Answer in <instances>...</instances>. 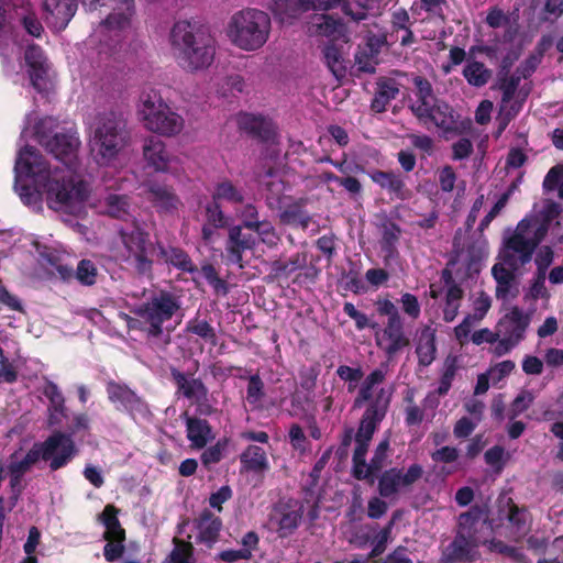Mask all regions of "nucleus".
Instances as JSON below:
<instances>
[{
  "instance_id": "obj_44",
  "label": "nucleus",
  "mask_w": 563,
  "mask_h": 563,
  "mask_svg": "<svg viewBox=\"0 0 563 563\" xmlns=\"http://www.w3.org/2000/svg\"><path fill=\"white\" fill-rule=\"evenodd\" d=\"M227 35L235 46L246 49V15L244 10L236 12L231 18Z\"/></svg>"
},
{
  "instance_id": "obj_16",
  "label": "nucleus",
  "mask_w": 563,
  "mask_h": 563,
  "mask_svg": "<svg viewBox=\"0 0 563 563\" xmlns=\"http://www.w3.org/2000/svg\"><path fill=\"white\" fill-rule=\"evenodd\" d=\"M418 111L419 113L416 117L419 121L433 123L437 128L442 130L444 134H460L462 132L459 126L460 115L444 100L434 99L431 106L420 108Z\"/></svg>"
},
{
  "instance_id": "obj_50",
  "label": "nucleus",
  "mask_w": 563,
  "mask_h": 563,
  "mask_svg": "<svg viewBox=\"0 0 563 563\" xmlns=\"http://www.w3.org/2000/svg\"><path fill=\"white\" fill-rule=\"evenodd\" d=\"M355 449L352 457L353 466H352V475L357 481H364L366 478V474L362 473L363 468L366 467V454L368 451L369 442L355 439Z\"/></svg>"
},
{
  "instance_id": "obj_36",
  "label": "nucleus",
  "mask_w": 563,
  "mask_h": 563,
  "mask_svg": "<svg viewBox=\"0 0 563 563\" xmlns=\"http://www.w3.org/2000/svg\"><path fill=\"white\" fill-rule=\"evenodd\" d=\"M416 353L420 366L427 367L435 360V330L431 327L426 325L421 329Z\"/></svg>"
},
{
  "instance_id": "obj_3",
  "label": "nucleus",
  "mask_w": 563,
  "mask_h": 563,
  "mask_svg": "<svg viewBox=\"0 0 563 563\" xmlns=\"http://www.w3.org/2000/svg\"><path fill=\"white\" fill-rule=\"evenodd\" d=\"M131 133L124 113L118 109L99 112L91 124L90 147L99 166L110 165L128 146Z\"/></svg>"
},
{
  "instance_id": "obj_53",
  "label": "nucleus",
  "mask_w": 563,
  "mask_h": 563,
  "mask_svg": "<svg viewBox=\"0 0 563 563\" xmlns=\"http://www.w3.org/2000/svg\"><path fill=\"white\" fill-rule=\"evenodd\" d=\"M522 108V103L515 101L508 107L501 103L499 114L497 117V131L496 137H499L503 132L507 129L508 124L517 117Z\"/></svg>"
},
{
  "instance_id": "obj_33",
  "label": "nucleus",
  "mask_w": 563,
  "mask_h": 563,
  "mask_svg": "<svg viewBox=\"0 0 563 563\" xmlns=\"http://www.w3.org/2000/svg\"><path fill=\"white\" fill-rule=\"evenodd\" d=\"M277 240L278 238L271 222H252L249 220V251H252L253 255H255L261 243L271 247L276 244Z\"/></svg>"
},
{
  "instance_id": "obj_19",
  "label": "nucleus",
  "mask_w": 563,
  "mask_h": 563,
  "mask_svg": "<svg viewBox=\"0 0 563 563\" xmlns=\"http://www.w3.org/2000/svg\"><path fill=\"white\" fill-rule=\"evenodd\" d=\"M77 8L76 0H43V16L48 27L59 32L67 27Z\"/></svg>"
},
{
  "instance_id": "obj_61",
  "label": "nucleus",
  "mask_w": 563,
  "mask_h": 563,
  "mask_svg": "<svg viewBox=\"0 0 563 563\" xmlns=\"http://www.w3.org/2000/svg\"><path fill=\"white\" fill-rule=\"evenodd\" d=\"M554 258V252L551 246L544 245L542 246L539 252L537 253V256L534 258V263L538 268V273L541 279V284L544 279L545 271L549 268V266L552 264Z\"/></svg>"
},
{
  "instance_id": "obj_58",
  "label": "nucleus",
  "mask_w": 563,
  "mask_h": 563,
  "mask_svg": "<svg viewBox=\"0 0 563 563\" xmlns=\"http://www.w3.org/2000/svg\"><path fill=\"white\" fill-rule=\"evenodd\" d=\"M227 446L225 440H219L214 445L207 448L200 456L202 465L210 470L212 465L219 463L223 457V450Z\"/></svg>"
},
{
  "instance_id": "obj_64",
  "label": "nucleus",
  "mask_w": 563,
  "mask_h": 563,
  "mask_svg": "<svg viewBox=\"0 0 563 563\" xmlns=\"http://www.w3.org/2000/svg\"><path fill=\"white\" fill-rule=\"evenodd\" d=\"M563 181V165L558 164L550 168L543 179V189L545 191L555 190Z\"/></svg>"
},
{
  "instance_id": "obj_14",
  "label": "nucleus",
  "mask_w": 563,
  "mask_h": 563,
  "mask_svg": "<svg viewBox=\"0 0 563 563\" xmlns=\"http://www.w3.org/2000/svg\"><path fill=\"white\" fill-rule=\"evenodd\" d=\"M301 10L309 11H329L341 8L342 12L350 16L354 22H361L368 16V10L374 7L378 0H358L355 2L357 10H354L349 0H291Z\"/></svg>"
},
{
  "instance_id": "obj_13",
  "label": "nucleus",
  "mask_w": 563,
  "mask_h": 563,
  "mask_svg": "<svg viewBox=\"0 0 563 563\" xmlns=\"http://www.w3.org/2000/svg\"><path fill=\"white\" fill-rule=\"evenodd\" d=\"M298 271L302 272L294 278V283L297 284H313L319 275V269L313 264L308 265V253L305 251L297 252L287 260L279 258L272 263V273L277 279H288Z\"/></svg>"
},
{
  "instance_id": "obj_41",
  "label": "nucleus",
  "mask_w": 563,
  "mask_h": 563,
  "mask_svg": "<svg viewBox=\"0 0 563 563\" xmlns=\"http://www.w3.org/2000/svg\"><path fill=\"white\" fill-rule=\"evenodd\" d=\"M386 378V372L382 368L372 371L361 384L357 395L353 402V408H361L365 402L373 398V389L382 384Z\"/></svg>"
},
{
  "instance_id": "obj_28",
  "label": "nucleus",
  "mask_w": 563,
  "mask_h": 563,
  "mask_svg": "<svg viewBox=\"0 0 563 563\" xmlns=\"http://www.w3.org/2000/svg\"><path fill=\"white\" fill-rule=\"evenodd\" d=\"M530 323V317L515 306L508 313L499 321L500 332L504 336L509 338L519 343L525 339V333Z\"/></svg>"
},
{
  "instance_id": "obj_25",
  "label": "nucleus",
  "mask_w": 563,
  "mask_h": 563,
  "mask_svg": "<svg viewBox=\"0 0 563 563\" xmlns=\"http://www.w3.org/2000/svg\"><path fill=\"white\" fill-rule=\"evenodd\" d=\"M271 18L261 10L249 9V51L258 49L268 40Z\"/></svg>"
},
{
  "instance_id": "obj_49",
  "label": "nucleus",
  "mask_w": 563,
  "mask_h": 563,
  "mask_svg": "<svg viewBox=\"0 0 563 563\" xmlns=\"http://www.w3.org/2000/svg\"><path fill=\"white\" fill-rule=\"evenodd\" d=\"M113 2H117V0H114ZM118 2L124 5L126 12L114 11L108 14L106 20L103 21V24L108 29L122 30L130 24V16L132 14L131 10L133 8V2L131 0H118ZM114 10L117 9L114 8Z\"/></svg>"
},
{
  "instance_id": "obj_7",
  "label": "nucleus",
  "mask_w": 563,
  "mask_h": 563,
  "mask_svg": "<svg viewBox=\"0 0 563 563\" xmlns=\"http://www.w3.org/2000/svg\"><path fill=\"white\" fill-rule=\"evenodd\" d=\"M120 233L135 273L139 276L152 278L153 256L154 254L157 255V242L153 243L150 233L137 225L130 232L121 231Z\"/></svg>"
},
{
  "instance_id": "obj_57",
  "label": "nucleus",
  "mask_w": 563,
  "mask_h": 563,
  "mask_svg": "<svg viewBox=\"0 0 563 563\" xmlns=\"http://www.w3.org/2000/svg\"><path fill=\"white\" fill-rule=\"evenodd\" d=\"M200 273L217 294H228L227 282L219 276L216 267L212 264H203L200 268Z\"/></svg>"
},
{
  "instance_id": "obj_5",
  "label": "nucleus",
  "mask_w": 563,
  "mask_h": 563,
  "mask_svg": "<svg viewBox=\"0 0 563 563\" xmlns=\"http://www.w3.org/2000/svg\"><path fill=\"white\" fill-rule=\"evenodd\" d=\"M139 114L148 131L163 136H175L183 131L185 125L184 118L173 111L154 90L142 95Z\"/></svg>"
},
{
  "instance_id": "obj_42",
  "label": "nucleus",
  "mask_w": 563,
  "mask_h": 563,
  "mask_svg": "<svg viewBox=\"0 0 563 563\" xmlns=\"http://www.w3.org/2000/svg\"><path fill=\"white\" fill-rule=\"evenodd\" d=\"M388 450L389 439L385 438L378 443L369 463H366V467L362 471L363 474H366V478L364 481H367L369 484L374 483L376 474L382 472L385 466Z\"/></svg>"
},
{
  "instance_id": "obj_56",
  "label": "nucleus",
  "mask_w": 563,
  "mask_h": 563,
  "mask_svg": "<svg viewBox=\"0 0 563 563\" xmlns=\"http://www.w3.org/2000/svg\"><path fill=\"white\" fill-rule=\"evenodd\" d=\"M456 369V360L454 357L446 358L444 363V371L440 377L439 386L435 390L438 396H445L449 393L452 386V382L455 377Z\"/></svg>"
},
{
  "instance_id": "obj_63",
  "label": "nucleus",
  "mask_w": 563,
  "mask_h": 563,
  "mask_svg": "<svg viewBox=\"0 0 563 563\" xmlns=\"http://www.w3.org/2000/svg\"><path fill=\"white\" fill-rule=\"evenodd\" d=\"M221 199L229 201H242V196L230 181H223L217 186L212 195L213 201L219 202Z\"/></svg>"
},
{
  "instance_id": "obj_32",
  "label": "nucleus",
  "mask_w": 563,
  "mask_h": 563,
  "mask_svg": "<svg viewBox=\"0 0 563 563\" xmlns=\"http://www.w3.org/2000/svg\"><path fill=\"white\" fill-rule=\"evenodd\" d=\"M268 471L266 450L258 445L249 444V484H252L254 488L260 486Z\"/></svg>"
},
{
  "instance_id": "obj_43",
  "label": "nucleus",
  "mask_w": 563,
  "mask_h": 563,
  "mask_svg": "<svg viewBox=\"0 0 563 563\" xmlns=\"http://www.w3.org/2000/svg\"><path fill=\"white\" fill-rule=\"evenodd\" d=\"M311 216L302 209L300 202L288 205L280 213V221L284 224L307 230L311 223Z\"/></svg>"
},
{
  "instance_id": "obj_18",
  "label": "nucleus",
  "mask_w": 563,
  "mask_h": 563,
  "mask_svg": "<svg viewBox=\"0 0 563 563\" xmlns=\"http://www.w3.org/2000/svg\"><path fill=\"white\" fill-rule=\"evenodd\" d=\"M489 507L487 504H475L467 511L462 512L457 519V533L473 539H484L481 531L490 529Z\"/></svg>"
},
{
  "instance_id": "obj_20",
  "label": "nucleus",
  "mask_w": 563,
  "mask_h": 563,
  "mask_svg": "<svg viewBox=\"0 0 563 563\" xmlns=\"http://www.w3.org/2000/svg\"><path fill=\"white\" fill-rule=\"evenodd\" d=\"M312 35L325 37L330 43L335 41L349 42V30L341 18H334L331 14H316L309 26Z\"/></svg>"
},
{
  "instance_id": "obj_12",
  "label": "nucleus",
  "mask_w": 563,
  "mask_h": 563,
  "mask_svg": "<svg viewBox=\"0 0 563 563\" xmlns=\"http://www.w3.org/2000/svg\"><path fill=\"white\" fill-rule=\"evenodd\" d=\"M423 473V467L418 463L411 464L406 472L398 467L385 470L378 477V494L382 498L396 496L401 488L410 487L422 478Z\"/></svg>"
},
{
  "instance_id": "obj_54",
  "label": "nucleus",
  "mask_w": 563,
  "mask_h": 563,
  "mask_svg": "<svg viewBox=\"0 0 563 563\" xmlns=\"http://www.w3.org/2000/svg\"><path fill=\"white\" fill-rule=\"evenodd\" d=\"M174 549L169 554L172 563H191L194 547L189 541L175 537L173 539Z\"/></svg>"
},
{
  "instance_id": "obj_11",
  "label": "nucleus",
  "mask_w": 563,
  "mask_h": 563,
  "mask_svg": "<svg viewBox=\"0 0 563 563\" xmlns=\"http://www.w3.org/2000/svg\"><path fill=\"white\" fill-rule=\"evenodd\" d=\"M108 399L115 409L135 419L150 413L147 402L132 390L126 384L109 380L106 386Z\"/></svg>"
},
{
  "instance_id": "obj_45",
  "label": "nucleus",
  "mask_w": 563,
  "mask_h": 563,
  "mask_svg": "<svg viewBox=\"0 0 563 563\" xmlns=\"http://www.w3.org/2000/svg\"><path fill=\"white\" fill-rule=\"evenodd\" d=\"M463 297L464 290L460 285H454L446 289L442 310L445 322H452L457 317Z\"/></svg>"
},
{
  "instance_id": "obj_24",
  "label": "nucleus",
  "mask_w": 563,
  "mask_h": 563,
  "mask_svg": "<svg viewBox=\"0 0 563 563\" xmlns=\"http://www.w3.org/2000/svg\"><path fill=\"white\" fill-rule=\"evenodd\" d=\"M169 371L178 395L189 400L207 398L208 388L200 378H194L192 375L188 376L174 366Z\"/></svg>"
},
{
  "instance_id": "obj_48",
  "label": "nucleus",
  "mask_w": 563,
  "mask_h": 563,
  "mask_svg": "<svg viewBox=\"0 0 563 563\" xmlns=\"http://www.w3.org/2000/svg\"><path fill=\"white\" fill-rule=\"evenodd\" d=\"M185 331L190 334H195L202 339L205 342L212 345L217 344V333L214 328L205 319L199 317L192 318L187 321Z\"/></svg>"
},
{
  "instance_id": "obj_26",
  "label": "nucleus",
  "mask_w": 563,
  "mask_h": 563,
  "mask_svg": "<svg viewBox=\"0 0 563 563\" xmlns=\"http://www.w3.org/2000/svg\"><path fill=\"white\" fill-rule=\"evenodd\" d=\"M379 247L386 265L399 258L398 242L401 236V228L390 219H385L380 224Z\"/></svg>"
},
{
  "instance_id": "obj_8",
  "label": "nucleus",
  "mask_w": 563,
  "mask_h": 563,
  "mask_svg": "<svg viewBox=\"0 0 563 563\" xmlns=\"http://www.w3.org/2000/svg\"><path fill=\"white\" fill-rule=\"evenodd\" d=\"M141 189L142 198L161 217H174L184 207L176 188L157 177L147 176Z\"/></svg>"
},
{
  "instance_id": "obj_55",
  "label": "nucleus",
  "mask_w": 563,
  "mask_h": 563,
  "mask_svg": "<svg viewBox=\"0 0 563 563\" xmlns=\"http://www.w3.org/2000/svg\"><path fill=\"white\" fill-rule=\"evenodd\" d=\"M206 223L218 229L227 228L230 224V219L224 216L220 202L213 200L206 206Z\"/></svg>"
},
{
  "instance_id": "obj_29",
  "label": "nucleus",
  "mask_w": 563,
  "mask_h": 563,
  "mask_svg": "<svg viewBox=\"0 0 563 563\" xmlns=\"http://www.w3.org/2000/svg\"><path fill=\"white\" fill-rule=\"evenodd\" d=\"M249 135L267 146L278 143L276 124L272 119L260 114L249 113Z\"/></svg>"
},
{
  "instance_id": "obj_60",
  "label": "nucleus",
  "mask_w": 563,
  "mask_h": 563,
  "mask_svg": "<svg viewBox=\"0 0 563 563\" xmlns=\"http://www.w3.org/2000/svg\"><path fill=\"white\" fill-rule=\"evenodd\" d=\"M520 77L516 75L500 77L499 79V89L501 90V103L508 104L515 97V93L520 84Z\"/></svg>"
},
{
  "instance_id": "obj_31",
  "label": "nucleus",
  "mask_w": 563,
  "mask_h": 563,
  "mask_svg": "<svg viewBox=\"0 0 563 563\" xmlns=\"http://www.w3.org/2000/svg\"><path fill=\"white\" fill-rule=\"evenodd\" d=\"M186 432L194 449H203L216 438L208 420L198 417H186Z\"/></svg>"
},
{
  "instance_id": "obj_21",
  "label": "nucleus",
  "mask_w": 563,
  "mask_h": 563,
  "mask_svg": "<svg viewBox=\"0 0 563 563\" xmlns=\"http://www.w3.org/2000/svg\"><path fill=\"white\" fill-rule=\"evenodd\" d=\"M368 176L373 183L386 190L391 199L407 200L411 197V191L406 186L404 178L395 172L374 169Z\"/></svg>"
},
{
  "instance_id": "obj_22",
  "label": "nucleus",
  "mask_w": 563,
  "mask_h": 563,
  "mask_svg": "<svg viewBox=\"0 0 563 563\" xmlns=\"http://www.w3.org/2000/svg\"><path fill=\"white\" fill-rule=\"evenodd\" d=\"M485 542L486 539H473L456 532L453 541L446 548V560L450 562H472L476 558L477 548Z\"/></svg>"
},
{
  "instance_id": "obj_35",
  "label": "nucleus",
  "mask_w": 563,
  "mask_h": 563,
  "mask_svg": "<svg viewBox=\"0 0 563 563\" xmlns=\"http://www.w3.org/2000/svg\"><path fill=\"white\" fill-rule=\"evenodd\" d=\"M367 402L368 405L361 419L378 426L384 420L388 411L390 394H388L384 388H380L376 393L375 397Z\"/></svg>"
},
{
  "instance_id": "obj_27",
  "label": "nucleus",
  "mask_w": 563,
  "mask_h": 563,
  "mask_svg": "<svg viewBox=\"0 0 563 563\" xmlns=\"http://www.w3.org/2000/svg\"><path fill=\"white\" fill-rule=\"evenodd\" d=\"M143 156L146 165L157 173L168 172L170 154L165 143L156 136H150L143 145Z\"/></svg>"
},
{
  "instance_id": "obj_23",
  "label": "nucleus",
  "mask_w": 563,
  "mask_h": 563,
  "mask_svg": "<svg viewBox=\"0 0 563 563\" xmlns=\"http://www.w3.org/2000/svg\"><path fill=\"white\" fill-rule=\"evenodd\" d=\"M157 258L163 264L180 272L194 274L198 272L197 265L184 249L176 245H164L157 242Z\"/></svg>"
},
{
  "instance_id": "obj_4",
  "label": "nucleus",
  "mask_w": 563,
  "mask_h": 563,
  "mask_svg": "<svg viewBox=\"0 0 563 563\" xmlns=\"http://www.w3.org/2000/svg\"><path fill=\"white\" fill-rule=\"evenodd\" d=\"M181 309V298L173 291L161 289L144 301L136 314L142 323V331L148 340H162L164 345L170 343L174 328H164V323Z\"/></svg>"
},
{
  "instance_id": "obj_15",
  "label": "nucleus",
  "mask_w": 563,
  "mask_h": 563,
  "mask_svg": "<svg viewBox=\"0 0 563 563\" xmlns=\"http://www.w3.org/2000/svg\"><path fill=\"white\" fill-rule=\"evenodd\" d=\"M375 341L389 358L408 347L410 338L405 331L404 318L387 320L384 328L376 329Z\"/></svg>"
},
{
  "instance_id": "obj_62",
  "label": "nucleus",
  "mask_w": 563,
  "mask_h": 563,
  "mask_svg": "<svg viewBox=\"0 0 563 563\" xmlns=\"http://www.w3.org/2000/svg\"><path fill=\"white\" fill-rule=\"evenodd\" d=\"M485 463L492 466L497 473L505 466V449L500 445H494L484 454Z\"/></svg>"
},
{
  "instance_id": "obj_38",
  "label": "nucleus",
  "mask_w": 563,
  "mask_h": 563,
  "mask_svg": "<svg viewBox=\"0 0 563 563\" xmlns=\"http://www.w3.org/2000/svg\"><path fill=\"white\" fill-rule=\"evenodd\" d=\"M277 169L274 166H267L264 174L258 173L260 183L264 184L267 190L266 199L269 205L279 203L284 197L286 185L275 176Z\"/></svg>"
},
{
  "instance_id": "obj_17",
  "label": "nucleus",
  "mask_w": 563,
  "mask_h": 563,
  "mask_svg": "<svg viewBox=\"0 0 563 563\" xmlns=\"http://www.w3.org/2000/svg\"><path fill=\"white\" fill-rule=\"evenodd\" d=\"M303 515V507L294 498L280 499L273 508L271 520L277 525V531L282 538H286L295 531Z\"/></svg>"
},
{
  "instance_id": "obj_47",
  "label": "nucleus",
  "mask_w": 563,
  "mask_h": 563,
  "mask_svg": "<svg viewBox=\"0 0 563 563\" xmlns=\"http://www.w3.org/2000/svg\"><path fill=\"white\" fill-rule=\"evenodd\" d=\"M323 58L329 70L336 77L345 76L346 67L340 48L334 43H328L322 49Z\"/></svg>"
},
{
  "instance_id": "obj_37",
  "label": "nucleus",
  "mask_w": 563,
  "mask_h": 563,
  "mask_svg": "<svg viewBox=\"0 0 563 563\" xmlns=\"http://www.w3.org/2000/svg\"><path fill=\"white\" fill-rule=\"evenodd\" d=\"M196 528L199 530V539L203 542H212L219 536L222 521L211 510L203 509L195 520Z\"/></svg>"
},
{
  "instance_id": "obj_6",
  "label": "nucleus",
  "mask_w": 563,
  "mask_h": 563,
  "mask_svg": "<svg viewBox=\"0 0 563 563\" xmlns=\"http://www.w3.org/2000/svg\"><path fill=\"white\" fill-rule=\"evenodd\" d=\"M77 453L78 449L70 434L55 430L44 441L34 443L23 460L31 467L43 460L48 462L49 470L55 472L67 466Z\"/></svg>"
},
{
  "instance_id": "obj_39",
  "label": "nucleus",
  "mask_w": 563,
  "mask_h": 563,
  "mask_svg": "<svg viewBox=\"0 0 563 563\" xmlns=\"http://www.w3.org/2000/svg\"><path fill=\"white\" fill-rule=\"evenodd\" d=\"M246 227V220L240 225H234L229 230V239L227 243L228 260L233 264H239L242 268V253L246 249V240L241 239L242 228Z\"/></svg>"
},
{
  "instance_id": "obj_52",
  "label": "nucleus",
  "mask_w": 563,
  "mask_h": 563,
  "mask_svg": "<svg viewBox=\"0 0 563 563\" xmlns=\"http://www.w3.org/2000/svg\"><path fill=\"white\" fill-rule=\"evenodd\" d=\"M107 212L117 219H124L129 214V197L111 194L106 199Z\"/></svg>"
},
{
  "instance_id": "obj_9",
  "label": "nucleus",
  "mask_w": 563,
  "mask_h": 563,
  "mask_svg": "<svg viewBox=\"0 0 563 563\" xmlns=\"http://www.w3.org/2000/svg\"><path fill=\"white\" fill-rule=\"evenodd\" d=\"M501 263H496L492 267V275L496 282V297L498 299L508 300L516 298L519 294L516 273L522 266L516 256V253L503 245L499 253Z\"/></svg>"
},
{
  "instance_id": "obj_2",
  "label": "nucleus",
  "mask_w": 563,
  "mask_h": 563,
  "mask_svg": "<svg viewBox=\"0 0 563 563\" xmlns=\"http://www.w3.org/2000/svg\"><path fill=\"white\" fill-rule=\"evenodd\" d=\"M170 45L177 64L188 73L206 70L214 62L216 40L200 20L177 21L170 31Z\"/></svg>"
},
{
  "instance_id": "obj_1",
  "label": "nucleus",
  "mask_w": 563,
  "mask_h": 563,
  "mask_svg": "<svg viewBox=\"0 0 563 563\" xmlns=\"http://www.w3.org/2000/svg\"><path fill=\"white\" fill-rule=\"evenodd\" d=\"M56 126L55 119L43 118L34 125V136L64 167L52 169L35 147L26 145L19 151L15 159V180L33 178L44 187L51 208H71L86 201L89 196L87 183L76 179L80 141L76 133L55 132Z\"/></svg>"
},
{
  "instance_id": "obj_46",
  "label": "nucleus",
  "mask_w": 563,
  "mask_h": 563,
  "mask_svg": "<svg viewBox=\"0 0 563 563\" xmlns=\"http://www.w3.org/2000/svg\"><path fill=\"white\" fill-rule=\"evenodd\" d=\"M413 85L416 87V96L418 99V104L412 106L411 110L415 115H418L420 108H428L434 102L435 96L433 93V88L431 82L422 76H416L413 78Z\"/></svg>"
},
{
  "instance_id": "obj_59",
  "label": "nucleus",
  "mask_w": 563,
  "mask_h": 563,
  "mask_svg": "<svg viewBox=\"0 0 563 563\" xmlns=\"http://www.w3.org/2000/svg\"><path fill=\"white\" fill-rule=\"evenodd\" d=\"M563 16V0H545L540 12L541 22L554 23Z\"/></svg>"
},
{
  "instance_id": "obj_30",
  "label": "nucleus",
  "mask_w": 563,
  "mask_h": 563,
  "mask_svg": "<svg viewBox=\"0 0 563 563\" xmlns=\"http://www.w3.org/2000/svg\"><path fill=\"white\" fill-rule=\"evenodd\" d=\"M35 250L38 254L40 263L54 268L62 280L68 282L73 278L74 269L71 266L64 263V257L60 252L40 243H35Z\"/></svg>"
},
{
  "instance_id": "obj_40",
  "label": "nucleus",
  "mask_w": 563,
  "mask_h": 563,
  "mask_svg": "<svg viewBox=\"0 0 563 563\" xmlns=\"http://www.w3.org/2000/svg\"><path fill=\"white\" fill-rule=\"evenodd\" d=\"M463 76L468 85L479 88L489 82L493 71L482 62L467 59L463 69Z\"/></svg>"
},
{
  "instance_id": "obj_34",
  "label": "nucleus",
  "mask_w": 563,
  "mask_h": 563,
  "mask_svg": "<svg viewBox=\"0 0 563 563\" xmlns=\"http://www.w3.org/2000/svg\"><path fill=\"white\" fill-rule=\"evenodd\" d=\"M399 93V85L393 78H380L376 82V91L371 102V110L383 113L391 100Z\"/></svg>"
},
{
  "instance_id": "obj_10",
  "label": "nucleus",
  "mask_w": 563,
  "mask_h": 563,
  "mask_svg": "<svg viewBox=\"0 0 563 563\" xmlns=\"http://www.w3.org/2000/svg\"><path fill=\"white\" fill-rule=\"evenodd\" d=\"M548 221H542L534 230L532 238L527 239L525 231L529 228L527 220H521L517 230L504 241V245L518 255L521 265L531 262L533 253L539 244L544 240L549 231Z\"/></svg>"
},
{
  "instance_id": "obj_51",
  "label": "nucleus",
  "mask_w": 563,
  "mask_h": 563,
  "mask_svg": "<svg viewBox=\"0 0 563 563\" xmlns=\"http://www.w3.org/2000/svg\"><path fill=\"white\" fill-rule=\"evenodd\" d=\"M98 268L90 260L79 261L73 278H76L84 286H92L97 283Z\"/></svg>"
}]
</instances>
